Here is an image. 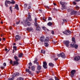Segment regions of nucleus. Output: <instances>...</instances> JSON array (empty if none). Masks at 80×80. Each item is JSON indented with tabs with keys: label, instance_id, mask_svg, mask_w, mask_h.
Masks as SVG:
<instances>
[{
	"label": "nucleus",
	"instance_id": "1",
	"mask_svg": "<svg viewBox=\"0 0 80 80\" xmlns=\"http://www.w3.org/2000/svg\"><path fill=\"white\" fill-rule=\"evenodd\" d=\"M60 4L62 5V10H66V9H67V7H66V6H67V3L60 2Z\"/></svg>",
	"mask_w": 80,
	"mask_h": 80
},
{
	"label": "nucleus",
	"instance_id": "2",
	"mask_svg": "<svg viewBox=\"0 0 80 80\" xmlns=\"http://www.w3.org/2000/svg\"><path fill=\"white\" fill-rule=\"evenodd\" d=\"M40 40L42 42H48L49 41V38H48L45 39V37H42L40 38ZM45 40V41H44Z\"/></svg>",
	"mask_w": 80,
	"mask_h": 80
},
{
	"label": "nucleus",
	"instance_id": "3",
	"mask_svg": "<svg viewBox=\"0 0 80 80\" xmlns=\"http://www.w3.org/2000/svg\"><path fill=\"white\" fill-rule=\"evenodd\" d=\"M63 33L66 35H70L71 34V31L69 30H66L63 32Z\"/></svg>",
	"mask_w": 80,
	"mask_h": 80
},
{
	"label": "nucleus",
	"instance_id": "4",
	"mask_svg": "<svg viewBox=\"0 0 80 80\" xmlns=\"http://www.w3.org/2000/svg\"><path fill=\"white\" fill-rule=\"evenodd\" d=\"M57 56L58 57H61L62 58H65V53L63 52L60 53V54L57 55Z\"/></svg>",
	"mask_w": 80,
	"mask_h": 80
},
{
	"label": "nucleus",
	"instance_id": "5",
	"mask_svg": "<svg viewBox=\"0 0 80 80\" xmlns=\"http://www.w3.org/2000/svg\"><path fill=\"white\" fill-rule=\"evenodd\" d=\"M27 31H28V32H31L32 31V32H34V29L32 27H28L27 28Z\"/></svg>",
	"mask_w": 80,
	"mask_h": 80
},
{
	"label": "nucleus",
	"instance_id": "6",
	"mask_svg": "<svg viewBox=\"0 0 80 80\" xmlns=\"http://www.w3.org/2000/svg\"><path fill=\"white\" fill-rule=\"evenodd\" d=\"M64 43L67 47H69L70 42L68 41H65L64 42Z\"/></svg>",
	"mask_w": 80,
	"mask_h": 80
},
{
	"label": "nucleus",
	"instance_id": "7",
	"mask_svg": "<svg viewBox=\"0 0 80 80\" xmlns=\"http://www.w3.org/2000/svg\"><path fill=\"white\" fill-rule=\"evenodd\" d=\"M76 72V70H73L71 71L70 73V75L71 77H73L74 76V75H75V73Z\"/></svg>",
	"mask_w": 80,
	"mask_h": 80
},
{
	"label": "nucleus",
	"instance_id": "8",
	"mask_svg": "<svg viewBox=\"0 0 80 80\" xmlns=\"http://www.w3.org/2000/svg\"><path fill=\"white\" fill-rule=\"evenodd\" d=\"M18 61H13V66L15 65V66H17L19 64V62H18Z\"/></svg>",
	"mask_w": 80,
	"mask_h": 80
},
{
	"label": "nucleus",
	"instance_id": "9",
	"mask_svg": "<svg viewBox=\"0 0 80 80\" xmlns=\"http://www.w3.org/2000/svg\"><path fill=\"white\" fill-rule=\"evenodd\" d=\"M15 41L17 42L18 40H19L20 39V37L18 35H17L15 36Z\"/></svg>",
	"mask_w": 80,
	"mask_h": 80
},
{
	"label": "nucleus",
	"instance_id": "10",
	"mask_svg": "<svg viewBox=\"0 0 80 80\" xmlns=\"http://www.w3.org/2000/svg\"><path fill=\"white\" fill-rule=\"evenodd\" d=\"M28 68L29 69H26V72H28L29 73V74H30V75H32V72L30 71V66H29L28 67Z\"/></svg>",
	"mask_w": 80,
	"mask_h": 80
},
{
	"label": "nucleus",
	"instance_id": "11",
	"mask_svg": "<svg viewBox=\"0 0 80 80\" xmlns=\"http://www.w3.org/2000/svg\"><path fill=\"white\" fill-rule=\"evenodd\" d=\"M10 3H11V2L9 1L6 0L5 1V5L7 7H8V6L7 4H10Z\"/></svg>",
	"mask_w": 80,
	"mask_h": 80
},
{
	"label": "nucleus",
	"instance_id": "12",
	"mask_svg": "<svg viewBox=\"0 0 80 80\" xmlns=\"http://www.w3.org/2000/svg\"><path fill=\"white\" fill-rule=\"evenodd\" d=\"M43 67L44 68H45V69H47V62H43Z\"/></svg>",
	"mask_w": 80,
	"mask_h": 80
},
{
	"label": "nucleus",
	"instance_id": "13",
	"mask_svg": "<svg viewBox=\"0 0 80 80\" xmlns=\"http://www.w3.org/2000/svg\"><path fill=\"white\" fill-rule=\"evenodd\" d=\"M77 11H74L73 9H72L71 12V15H75L77 13Z\"/></svg>",
	"mask_w": 80,
	"mask_h": 80
},
{
	"label": "nucleus",
	"instance_id": "14",
	"mask_svg": "<svg viewBox=\"0 0 80 80\" xmlns=\"http://www.w3.org/2000/svg\"><path fill=\"white\" fill-rule=\"evenodd\" d=\"M37 65H38L37 67V69L39 71H40V70L42 69V66H41V65L39 64Z\"/></svg>",
	"mask_w": 80,
	"mask_h": 80
},
{
	"label": "nucleus",
	"instance_id": "15",
	"mask_svg": "<svg viewBox=\"0 0 80 80\" xmlns=\"http://www.w3.org/2000/svg\"><path fill=\"white\" fill-rule=\"evenodd\" d=\"M80 59V57L79 56L76 57L74 58V60H76V61H78V60H79Z\"/></svg>",
	"mask_w": 80,
	"mask_h": 80
},
{
	"label": "nucleus",
	"instance_id": "16",
	"mask_svg": "<svg viewBox=\"0 0 80 80\" xmlns=\"http://www.w3.org/2000/svg\"><path fill=\"white\" fill-rule=\"evenodd\" d=\"M34 21L35 22L34 23V25L35 26H38V24L37 23V18H35L34 19Z\"/></svg>",
	"mask_w": 80,
	"mask_h": 80
},
{
	"label": "nucleus",
	"instance_id": "17",
	"mask_svg": "<svg viewBox=\"0 0 80 80\" xmlns=\"http://www.w3.org/2000/svg\"><path fill=\"white\" fill-rule=\"evenodd\" d=\"M19 73H16L13 74V77H17V76H19Z\"/></svg>",
	"mask_w": 80,
	"mask_h": 80
},
{
	"label": "nucleus",
	"instance_id": "18",
	"mask_svg": "<svg viewBox=\"0 0 80 80\" xmlns=\"http://www.w3.org/2000/svg\"><path fill=\"white\" fill-rule=\"evenodd\" d=\"M37 60H38L37 58H36L35 60L33 62L34 63H36L37 65H39V63H38V62H37Z\"/></svg>",
	"mask_w": 80,
	"mask_h": 80
},
{
	"label": "nucleus",
	"instance_id": "19",
	"mask_svg": "<svg viewBox=\"0 0 80 80\" xmlns=\"http://www.w3.org/2000/svg\"><path fill=\"white\" fill-rule=\"evenodd\" d=\"M14 58L15 60H16V61H19V59H18V58L17 56H14Z\"/></svg>",
	"mask_w": 80,
	"mask_h": 80
},
{
	"label": "nucleus",
	"instance_id": "20",
	"mask_svg": "<svg viewBox=\"0 0 80 80\" xmlns=\"http://www.w3.org/2000/svg\"><path fill=\"white\" fill-rule=\"evenodd\" d=\"M75 43H72L70 44V47H72V48H74V47H75Z\"/></svg>",
	"mask_w": 80,
	"mask_h": 80
},
{
	"label": "nucleus",
	"instance_id": "21",
	"mask_svg": "<svg viewBox=\"0 0 80 80\" xmlns=\"http://www.w3.org/2000/svg\"><path fill=\"white\" fill-rule=\"evenodd\" d=\"M18 57L19 58H21L23 57V54L21 53H20L18 55Z\"/></svg>",
	"mask_w": 80,
	"mask_h": 80
},
{
	"label": "nucleus",
	"instance_id": "22",
	"mask_svg": "<svg viewBox=\"0 0 80 80\" xmlns=\"http://www.w3.org/2000/svg\"><path fill=\"white\" fill-rule=\"evenodd\" d=\"M35 27H36V29L37 30H38V31H40V28L39 26H38H38H35Z\"/></svg>",
	"mask_w": 80,
	"mask_h": 80
},
{
	"label": "nucleus",
	"instance_id": "23",
	"mask_svg": "<svg viewBox=\"0 0 80 80\" xmlns=\"http://www.w3.org/2000/svg\"><path fill=\"white\" fill-rule=\"evenodd\" d=\"M15 8L17 10H19V9L18 8V5L17 4H16L15 7Z\"/></svg>",
	"mask_w": 80,
	"mask_h": 80
},
{
	"label": "nucleus",
	"instance_id": "24",
	"mask_svg": "<svg viewBox=\"0 0 80 80\" xmlns=\"http://www.w3.org/2000/svg\"><path fill=\"white\" fill-rule=\"evenodd\" d=\"M52 25H53V23L52 22H49L48 23V26H49L50 27V26H52Z\"/></svg>",
	"mask_w": 80,
	"mask_h": 80
},
{
	"label": "nucleus",
	"instance_id": "25",
	"mask_svg": "<svg viewBox=\"0 0 80 80\" xmlns=\"http://www.w3.org/2000/svg\"><path fill=\"white\" fill-rule=\"evenodd\" d=\"M72 43H76L75 42V38H72Z\"/></svg>",
	"mask_w": 80,
	"mask_h": 80
},
{
	"label": "nucleus",
	"instance_id": "26",
	"mask_svg": "<svg viewBox=\"0 0 80 80\" xmlns=\"http://www.w3.org/2000/svg\"><path fill=\"white\" fill-rule=\"evenodd\" d=\"M49 66H50V67H53L54 64L51 62H50L49 63Z\"/></svg>",
	"mask_w": 80,
	"mask_h": 80
},
{
	"label": "nucleus",
	"instance_id": "27",
	"mask_svg": "<svg viewBox=\"0 0 80 80\" xmlns=\"http://www.w3.org/2000/svg\"><path fill=\"white\" fill-rule=\"evenodd\" d=\"M35 67H34V66H32L31 68V69L32 71H34L35 70Z\"/></svg>",
	"mask_w": 80,
	"mask_h": 80
},
{
	"label": "nucleus",
	"instance_id": "28",
	"mask_svg": "<svg viewBox=\"0 0 80 80\" xmlns=\"http://www.w3.org/2000/svg\"><path fill=\"white\" fill-rule=\"evenodd\" d=\"M28 19L29 20V21H32V18L31 16H28Z\"/></svg>",
	"mask_w": 80,
	"mask_h": 80
},
{
	"label": "nucleus",
	"instance_id": "29",
	"mask_svg": "<svg viewBox=\"0 0 80 80\" xmlns=\"http://www.w3.org/2000/svg\"><path fill=\"white\" fill-rule=\"evenodd\" d=\"M75 9L77 10H78L79 9H80V7H78V6H76L75 7Z\"/></svg>",
	"mask_w": 80,
	"mask_h": 80
},
{
	"label": "nucleus",
	"instance_id": "30",
	"mask_svg": "<svg viewBox=\"0 0 80 80\" xmlns=\"http://www.w3.org/2000/svg\"><path fill=\"white\" fill-rule=\"evenodd\" d=\"M44 45L45 47H47L48 46V43H45V42H44Z\"/></svg>",
	"mask_w": 80,
	"mask_h": 80
},
{
	"label": "nucleus",
	"instance_id": "31",
	"mask_svg": "<svg viewBox=\"0 0 80 80\" xmlns=\"http://www.w3.org/2000/svg\"><path fill=\"white\" fill-rule=\"evenodd\" d=\"M41 53H43V54H45V51L42 50L41 51Z\"/></svg>",
	"mask_w": 80,
	"mask_h": 80
},
{
	"label": "nucleus",
	"instance_id": "32",
	"mask_svg": "<svg viewBox=\"0 0 80 80\" xmlns=\"http://www.w3.org/2000/svg\"><path fill=\"white\" fill-rule=\"evenodd\" d=\"M68 12H72V9H68L67 10Z\"/></svg>",
	"mask_w": 80,
	"mask_h": 80
},
{
	"label": "nucleus",
	"instance_id": "33",
	"mask_svg": "<svg viewBox=\"0 0 80 80\" xmlns=\"http://www.w3.org/2000/svg\"><path fill=\"white\" fill-rule=\"evenodd\" d=\"M74 47L75 48H78V45L76 44L75 43V44H74Z\"/></svg>",
	"mask_w": 80,
	"mask_h": 80
},
{
	"label": "nucleus",
	"instance_id": "34",
	"mask_svg": "<svg viewBox=\"0 0 80 80\" xmlns=\"http://www.w3.org/2000/svg\"><path fill=\"white\" fill-rule=\"evenodd\" d=\"M29 23V21L27 19H26V21H25V23Z\"/></svg>",
	"mask_w": 80,
	"mask_h": 80
},
{
	"label": "nucleus",
	"instance_id": "35",
	"mask_svg": "<svg viewBox=\"0 0 80 80\" xmlns=\"http://www.w3.org/2000/svg\"><path fill=\"white\" fill-rule=\"evenodd\" d=\"M27 24L28 27H30V26H31V23L30 22L28 23Z\"/></svg>",
	"mask_w": 80,
	"mask_h": 80
},
{
	"label": "nucleus",
	"instance_id": "36",
	"mask_svg": "<svg viewBox=\"0 0 80 80\" xmlns=\"http://www.w3.org/2000/svg\"><path fill=\"white\" fill-rule=\"evenodd\" d=\"M13 48L14 49V50H16V51H17V47L15 46H13Z\"/></svg>",
	"mask_w": 80,
	"mask_h": 80
},
{
	"label": "nucleus",
	"instance_id": "37",
	"mask_svg": "<svg viewBox=\"0 0 80 80\" xmlns=\"http://www.w3.org/2000/svg\"><path fill=\"white\" fill-rule=\"evenodd\" d=\"M17 80H23V78H17Z\"/></svg>",
	"mask_w": 80,
	"mask_h": 80
},
{
	"label": "nucleus",
	"instance_id": "38",
	"mask_svg": "<svg viewBox=\"0 0 80 80\" xmlns=\"http://www.w3.org/2000/svg\"><path fill=\"white\" fill-rule=\"evenodd\" d=\"M11 2V4H15V2L13 0Z\"/></svg>",
	"mask_w": 80,
	"mask_h": 80
},
{
	"label": "nucleus",
	"instance_id": "39",
	"mask_svg": "<svg viewBox=\"0 0 80 80\" xmlns=\"http://www.w3.org/2000/svg\"><path fill=\"white\" fill-rule=\"evenodd\" d=\"M10 64H12V65H13V61L12 60H11L10 61Z\"/></svg>",
	"mask_w": 80,
	"mask_h": 80
},
{
	"label": "nucleus",
	"instance_id": "40",
	"mask_svg": "<svg viewBox=\"0 0 80 80\" xmlns=\"http://www.w3.org/2000/svg\"><path fill=\"white\" fill-rule=\"evenodd\" d=\"M20 23V21H18L16 22V24H17V25H18V24H19V23Z\"/></svg>",
	"mask_w": 80,
	"mask_h": 80
},
{
	"label": "nucleus",
	"instance_id": "41",
	"mask_svg": "<svg viewBox=\"0 0 80 80\" xmlns=\"http://www.w3.org/2000/svg\"><path fill=\"white\" fill-rule=\"evenodd\" d=\"M14 79V78L13 77H12V78H9L8 80H13Z\"/></svg>",
	"mask_w": 80,
	"mask_h": 80
},
{
	"label": "nucleus",
	"instance_id": "42",
	"mask_svg": "<svg viewBox=\"0 0 80 80\" xmlns=\"http://www.w3.org/2000/svg\"><path fill=\"white\" fill-rule=\"evenodd\" d=\"M55 80H59V79L56 77V76L55 77Z\"/></svg>",
	"mask_w": 80,
	"mask_h": 80
},
{
	"label": "nucleus",
	"instance_id": "43",
	"mask_svg": "<svg viewBox=\"0 0 80 80\" xmlns=\"http://www.w3.org/2000/svg\"><path fill=\"white\" fill-rule=\"evenodd\" d=\"M12 7H9V9H10V11H11V12H12Z\"/></svg>",
	"mask_w": 80,
	"mask_h": 80
},
{
	"label": "nucleus",
	"instance_id": "44",
	"mask_svg": "<svg viewBox=\"0 0 80 80\" xmlns=\"http://www.w3.org/2000/svg\"><path fill=\"white\" fill-rule=\"evenodd\" d=\"M63 22H67V20L66 19H63Z\"/></svg>",
	"mask_w": 80,
	"mask_h": 80
},
{
	"label": "nucleus",
	"instance_id": "45",
	"mask_svg": "<svg viewBox=\"0 0 80 80\" xmlns=\"http://www.w3.org/2000/svg\"><path fill=\"white\" fill-rule=\"evenodd\" d=\"M42 29L44 30H46V28L45 27H42Z\"/></svg>",
	"mask_w": 80,
	"mask_h": 80
},
{
	"label": "nucleus",
	"instance_id": "46",
	"mask_svg": "<svg viewBox=\"0 0 80 80\" xmlns=\"http://www.w3.org/2000/svg\"><path fill=\"white\" fill-rule=\"evenodd\" d=\"M51 33H52V35H54V31H52Z\"/></svg>",
	"mask_w": 80,
	"mask_h": 80
},
{
	"label": "nucleus",
	"instance_id": "47",
	"mask_svg": "<svg viewBox=\"0 0 80 80\" xmlns=\"http://www.w3.org/2000/svg\"><path fill=\"white\" fill-rule=\"evenodd\" d=\"M52 18L49 17L48 18V20H52Z\"/></svg>",
	"mask_w": 80,
	"mask_h": 80
},
{
	"label": "nucleus",
	"instance_id": "48",
	"mask_svg": "<svg viewBox=\"0 0 80 80\" xmlns=\"http://www.w3.org/2000/svg\"><path fill=\"white\" fill-rule=\"evenodd\" d=\"M58 58H54V60H55V61H57V60H58Z\"/></svg>",
	"mask_w": 80,
	"mask_h": 80
},
{
	"label": "nucleus",
	"instance_id": "49",
	"mask_svg": "<svg viewBox=\"0 0 80 80\" xmlns=\"http://www.w3.org/2000/svg\"><path fill=\"white\" fill-rule=\"evenodd\" d=\"M76 13L77 14V15H80V12H78L77 11V13Z\"/></svg>",
	"mask_w": 80,
	"mask_h": 80
},
{
	"label": "nucleus",
	"instance_id": "50",
	"mask_svg": "<svg viewBox=\"0 0 80 80\" xmlns=\"http://www.w3.org/2000/svg\"><path fill=\"white\" fill-rule=\"evenodd\" d=\"M3 65L4 67H5V66H6V63L5 62L3 64Z\"/></svg>",
	"mask_w": 80,
	"mask_h": 80
},
{
	"label": "nucleus",
	"instance_id": "51",
	"mask_svg": "<svg viewBox=\"0 0 80 80\" xmlns=\"http://www.w3.org/2000/svg\"><path fill=\"white\" fill-rule=\"evenodd\" d=\"M0 68H1L2 70H3V69L4 68V67H0Z\"/></svg>",
	"mask_w": 80,
	"mask_h": 80
},
{
	"label": "nucleus",
	"instance_id": "52",
	"mask_svg": "<svg viewBox=\"0 0 80 80\" xmlns=\"http://www.w3.org/2000/svg\"><path fill=\"white\" fill-rule=\"evenodd\" d=\"M43 20H44V21H45V20H46L45 19V17H43Z\"/></svg>",
	"mask_w": 80,
	"mask_h": 80
},
{
	"label": "nucleus",
	"instance_id": "53",
	"mask_svg": "<svg viewBox=\"0 0 80 80\" xmlns=\"http://www.w3.org/2000/svg\"><path fill=\"white\" fill-rule=\"evenodd\" d=\"M32 63L31 62H30L29 63V66H31V65H32Z\"/></svg>",
	"mask_w": 80,
	"mask_h": 80
},
{
	"label": "nucleus",
	"instance_id": "54",
	"mask_svg": "<svg viewBox=\"0 0 80 80\" xmlns=\"http://www.w3.org/2000/svg\"><path fill=\"white\" fill-rule=\"evenodd\" d=\"M31 8V7L30 6H29L28 8V9H30V8Z\"/></svg>",
	"mask_w": 80,
	"mask_h": 80
},
{
	"label": "nucleus",
	"instance_id": "55",
	"mask_svg": "<svg viewBox=\"0 0 80 80\" xmlns=\"http://www.w3.org/2000/svg\"><path fill=\"white\" fill-rule=\"evenodd\" d=\"M75 2H79V1H80V0H74Z\"/></svg>",
	"mask_w": 80,
	"mask_h": 80
},
{
	"label": "nucleus",
	"instance_id": "56",
	"mask_svg": "<svg viewBox=\"0 0 80 80\" xmlns=\"http://www.w3.org/2000/svg\"><path fill=\"white\" fill-rule=\"evenodd\" d=\"M28 16H31L30 15V13L29 12V13H28Z\"/></svg>",
	"mask_w": 80,
	"mask_h": 80
},
{
	"label": "nucleus",
	"instance_id": "57",
	"mask_svg": "<svg viewBox=\"0 0 80 80\" xmlns=\"http://www.w3.org/2000/svg\"><path fill=\"white\" fill-rule=\"evenodd\" d=\"M73 3L74 5H76V3L75 2H73Z\"/></svg>",
	"mask_w": 80,
	"mask_h": 80
},
{
	"label": "nucleus",
	"instance_id": "58",
	"mask_svg": "<svg viewBox=\"0 0 80 80\" xmlns=\"http://www.w3.org/2000/svg\"><path fill=\"white\" fill-rule=\"evenodd\" d=\"M5 38H3V40L4 41H5Z\"/></svg>",
	"mask_w": 80,
	"mask_h": 80
},
{
	"label": "nucleus",
	"instance_id": "59",
	"mask_svg": "<svg viewBox=\"0 0 80 80\" xmlns=\"http://www.w3.org/2000/svg\"><path fill=\"white\" fill-rule=\"evenodd\" d=\"M53 4L54 5H55V6L57 5V4H56V3H53Z\"/></svg>",
	"mask_w": 80,
	"mask_h": 80
},
{
	"label": "nucleus",
	"instance_id": "60",
	"mask_svg": "<svg viewBox=\"0 0 80 80\" xmlns=\"http://www.w3.org/2000/svg\"><path fill=\"white\" fill-rule=\"evenodd\" d=\"M5 51H7V50H8V49H7V48H5Z\"/></svg>",
	"mask_w": 80,
	"mask_h": 80
},
{
	"label": "nucleus",
	"instance_id": "61",
	"mask_svg": "<svg viewBox=\"0 0 80 80\" xmlns=\"http://www.w3.org/2000/svg\"><path fill=\"white\" fill-rule=\"evenodd\" d=\"M24 5H25V6H26L27 7V4H25Z\"/></svg>",
	"mask_w": 80,
	"mask_h": 80
},
{
	"label": "nucleus",
	"instance_id": "62",
	"mask_svg": "<svg viewBox=\"0 0 80 80\" xmlns=\"http://www.w3.org/2000/svg\"><path fill=\"white\" fill-rule=\"evenodd\" d=\"M12 50H13V51L12 52V53H14V52L15 51L14 50V49H13Z\"/></svg>",
	"mask_w": 80,
	"mask_h": 80
},
{
	"label": "nucleus",
	"instance_id": "63",
	"mask_svg": "<svg viewBox=\"0 0 80 80\" xmlns=\"http://www.w3.org/2000/svg\"><path fill=\"white\" fill-rule=\"evenodd\" d=\"M16 45V44L15 43H14L13 44V45Z\"/></svg>",
	"mask_w": 80,
	"mask_h": 80
},
{
	"label": "nucleus",
	"instance_id": "64",
	"mask_svg": "<svg viewBox=\"0 0 80 80\" xmlns=\"http://www.w3.org/2000/svg\"><path fill=\"white\" fill-rule=\"evenodd\" d=\"M49 80H53V79H52L50 78L49 79Z\"/></svg>",
	"mask_w": 80,
	"mask_h": 80
}]
</instances>
